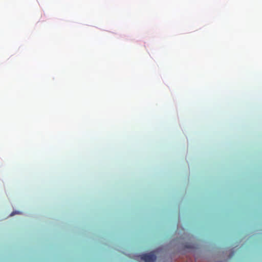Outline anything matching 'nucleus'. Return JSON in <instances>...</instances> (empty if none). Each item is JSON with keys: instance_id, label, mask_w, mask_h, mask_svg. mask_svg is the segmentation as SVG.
<instances>
[{"instance_id": "f257e3e1", "label": "nucleus", "mask_w": 262, "mask_h": 262, "mask_svg": "<svg viewBox=\"0 0 262 262\" xmlns=\"http://www.w3.org/2000/svg\"><path fill=\"white\" fill-rule=\"evenodd\" d=\"M140 258L145 262H154L156 260V256L153 252L143 254L140 255Z\"/></svg>"}]
</instances>
